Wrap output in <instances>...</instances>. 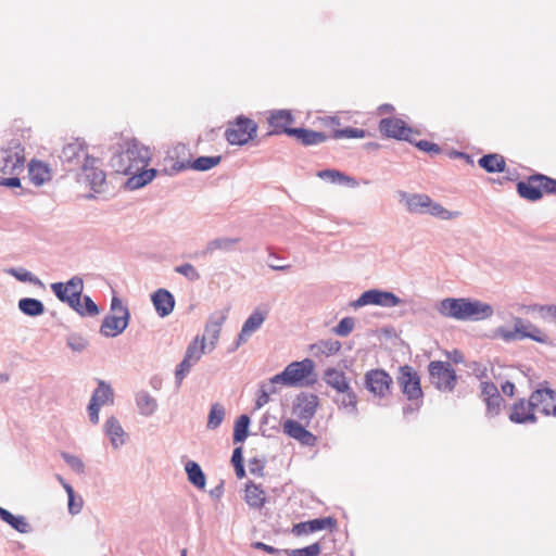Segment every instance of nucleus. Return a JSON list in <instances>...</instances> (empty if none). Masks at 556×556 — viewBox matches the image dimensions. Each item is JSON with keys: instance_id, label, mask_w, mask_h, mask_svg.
<instances>
[{"instance_id": "obj_14", "label": "nucleus", "mask_w": 556, "mask_h": 556, "mask_svg": "<svg viewBox=\"0 0 556 556\" xmlns=\"http://www.w3.org/2000/svg\"><path fill=\"white\" fill-rule=\"evenodd\" d=\"M391 384L392 377L383 369H371L365 374L364 386L375 396L384 397Z\"/></svg>"}, {"instance_id": "obj_17", "label": "nucleus", "mask_w": 556, "mask_h": 556, "mask_svg": "<svg viewBox=\"0 0 556 556\" xmlns=\"http://www.w3.org/2000/svg\"><path fill=\"white\" fill-rule=\"evenodd\" d=\"M229 309V307L217 309L213 312L206 320L203 336H205V340H210L211 350L216 346L222 327L228 317Z\"/></svg>"}, {"instance_id": "obj_18", "label": "nucleus", "mask_w": 556, "mask_h": 556, "mask_svg": "<svg viewBox=\"0 0 556 556\" xmlns=\"http://www.w3.org/2000/svg\"><path fill=\"white\" fill-rule=\"evenodd\" d=\"M379 130L386 137L413 142L409 138L412 128L407 127L405 123L400 118H382L379 123Z\"/></svg>"}, {"instance_id": "obj_22", "label": "nucleus", "mask_w": 556, "mask_h": 556, "mask_svg": "<svg viewBox=\"0 0 556 556\" xmlns=\"http://www.w3.org/2000/svg\"><path fill=\"white\" fill-rule=\"evenodd\" d=\"M337 520L333 517L315 518L308 521L299 522L293 526L292 532L295 535L309 534L325 529L333 530Z\"/></svg>"}, {"instance_id": "obj_19", "label": "nucleus", "mask_w": 556, "mask_h": 556, "mask_svg": "<svg viewBox=\"0 0 556 556\" xmlns=\"http://www.w3.org/2000/svg\"><path fill=\"white\" fill-rule=\"evenodd\" d=\"M509 420L514 424H535L538 417L535 408L531 403V397L528 401L520 399L513 404L509 413Z\"/></svg>"}, {"instance_id": "obj_50", "label": "nucleus", "mask_w": 556, "mask_h": 556, "mask_svg": "<svg viewBox=\"0 0 556 556\" xmlns=\"http://www.w3.org/2000/svg\"><path fill=\"white\" fill-rule=\"evenodd\" d=\"M366 136V130L362 128H353L345 127L342 129H334L332 132V138H364Z\"/></svg>"}, {"instance_id": "obj_8", "label": "nucleus", "mask_w": 556, "mask_h": 556, "mask_svg": "<svg viewBox=\"0 0 556 556\" xmlns=\"http://www.w3.org/2000/svg\"><path fill=\"white\" fill-rule=\"evenodd\" d=\"M25 153L20 142L12 141L1 150L0 173L2 175H20L24 170Z\"/></svg>"}, {"instance_id": "obj_39", "label": "nucleus", "mask_w": 556, "mask_h": 556, "mask_svg": "<svg viewBox=\"0 0 556 556\" xmlns=\"http://www.w3.org/2000/svg\"><path fill=\"white\" fill-rule=\"evenodd\" d=\"M317 177L328 180L331 184H338V185H350L352 187H355L357 182L354 180V178L345 175L344 173L337 170V169H323L317 173Z\"/></svg>"}, {"instance_id": "obj_62", "label": "nucleus", "mask_w": 556, "mask_h": 556, "mask_svg": "<svg viewBox=\"0 0 556 556\" xmlns=\"http://www.w3.org/2000/svg\"><path fill=\"white\" fill-rule=\"evenodd\" d=\"M101 406L98 403L90 401L88 405V416L91 424L97 425L99 422V412Z\"/></svg>"}, {"instance_id": "obj_37", "label": "nucleus", "mask_w": 556, "mask_h": 556, "mask_svg": "<svg viewBox=\"0 0 556 556\" xmlns=\"http://www.w3.org/2000/svg\"><path fill=\"white\" fill-rule=\"evenodd\" d=\"M339 394L341 397L336 400L339 408L344 409L350 415L357 416V395L353 389L350 387L348 391L339 392Z\"/></svg>"}, {"instance_id": "obj_46", "label": "nucleus", "mask_w": 556, "mask_h": 556, "mask_svg": "<svg viewBox=\"0 0 556 556\" xmlns=\"http://www.w3.org/2000/svg\"><path fill=\"white\" fill-rule=\"evenodd\" d=\"M7 273L11 276H13L15 279H17L21 282H29L35 286H42V282L38 277L33 275L30 271H28L25 268H9Z\"/></svg>"}, {"instance_id": "obj_15", "label": "nucleus", "mask_w": 556, "mask_h": 556, "mask_svg": "<svg viewBox=\"0 0 556 556\" xmlns=\"http://www.w3.org/2000/svg\"><path fill=\"white\" fill-rule=\"evenodd\" d=\"M318 396L313 393H300L293 403L292 414L306 425L311 422L316 414Z\"/></svg>"}, {"instance_id": "obj_60", "label": "nucleus", "mask_w": 556, "mask_h": 556, "mask_svg": "<svg viewBox=\"0 0 556 556\" xmlns=\"http://www.w3.org/2000/svg\"><path fill=\"white\" fill-rule=\"evenodd\" d=\"M415 146L424 151V152H430V153H440L441 149L438 144L430 142L428 140H419L415 143Z\"/></svg>"}, {"instance_id": "obj_54", "label": "nucleus", "mask_w": 556, "mask_h": 556, "mask_svg": "<svg viewBox=\"0 0 556 556\" xmlns=\"http://www.w3.org/2000/svg\"><path fill=\"white\" fill-rule=\"evenodd\" d=\"M194 366L192 362L185 358L177 365L175 370V380L177 386H180L185 377L190 372L191 368Z\"/></svg>"}, {"instance_id": "obj_55", "label": "nucleus", "mask_w": 556, "mask_h": 556, "mask_svg": "<svg viewBox=\"0 0 556 556\" xmlns=\"http://www.w3.org/2000/svg\"><path fill=\"white\" fill-rule=\"evenodd\" d=\"M63 460L77 473H83L85 471V465L83 460L70 453H62Z\"/></svg>"}, {"instance_id": "obj_35", "label": "nucleus", "mask_w": 556, "mask_h": 556, "mask_svg": "<svg viewBox=\"0 0 556 556\" xmlns=\"http://www.w3.org/2000/svg\"><path fill=\"white\" fill-rule=\"evenodd\" d=\"M478 164L488 173H502L505 170L506 163L500 154H485L482 155Z\"/></svg>"}, {"instance_id": "obj_34", "label": "nucleus", "mask_w": 556, "mask_h": 556, "mask_svg": "<svg viewBox=\"0 0 556 556\" xmlns=\"http://www.w3.org/2000/svg\"><path fill=\"white\" fill-rule=\"evenodd\" d=\"M90 401L98 403L100 406L113 404L114 392L112 387L108 382L99 380L98 387L92 392Z\"/></svg>"}, {"instance_id": "obj_64", "label": "nucleus", "mask_w": 556, "mask_h": 556, "mask_svg": "<svg viewBox=\"0 0 556 556\" xmlns=\"http://www.w3.org/2000/svg\"><path fill=\"white\" fill-rule=\"evenodd\" d=\"M278 384H282L281 382H274L273 377L269 379L268 382H264L260 386V388L270 396V394L278 393Z\"/></svg>"}, {"instance_id": "obj_58", "label": "nucleus", "mask_w": 556, "mask_h": 556, "mask_svg": "<svg viewBox=\"0 0 556 556\" xmlns=\"http://www.w3.org/2000/svg\"><path fill=\"white\" fill-rule=\"evenodd\" d=\"M500 394L497 387L493 382L484 381L481 383V396L483 401Z\"/></svg>"}, {"instance_id": "obj_6", "label": "nucleus", "mask_w": 556, "mask_h": 556, "mask_svg": "<svg viewBox=\"0 0 556 556\" xmlns=\"http://www.w3.org/2000/svg\"><path fill=\"white\" fill-rule=\"evenodd\" d=\"M110 309L119 315L109 314L103 318L100 326V333L105 338H114L123 333L130 320V312L118 296L114 295L112 298Z\"/></svg>"}, {"instance_id": "obj_9", "label": "nucleus", "mask_w": 556, "mask_h": 556, "mask_svg": "<svg viewBox=\"0 0 556 556\" xmlns=\"http://www.w3.org/2000/svg\"><path fill=\"white\" fill-rule=\"evenodd\" d=\"M91 157L87 152L85 143L79 139L66 143L59 154V159L66 170L81 168L84 162Z\"/></svg>"}, {"instance_id": "obj_5", "label": "nucleus", "mask_w": 556, "mask_h": 556, "mask_svg": "<svg viewBox=\"0 0 556 556\" xmlns=\"http://www.w3.org/2000/svg\"><path fill=\"white\" fill-rule=\"evenodd\" d=\"M315 364L309 358H304L300 362L290 363L283 371L273 376L274 382H281L287 387H303L307 386L314 380H308V378L314 372Z\"/></svg>"}, {"instance_id": "obj_12", "label": "nucleus", "mask_w": 556, "mask_h": 556, "mask_svg": "<svg viewBox=\"0 0 556 556\" xmlns=\"http://www.w3.org/2000/svg\"><path fill=\"white\" fill-rule=\"evenodd\" d=\"M99 159H87L81 166V177L84 182L97 193L104 191L106 186L105 173L99 166Z\"/></svg>"}, {"instance_id": "obj_47", "label": "nucleus", "mask_w": 556, "mask_h": 556, "mask_svg": "<svg viewBox=\"0 0 556 556\" xmlns=\"http://www.w3.org/2000/svg\"><path fill=\"white\" fill-rule=\"evenodd\" d=\"M521 336L522 339L528 338L539 343H546L548 340L545 333L527 320H525V328H522Z\"/></svg>"}, {"instance_id": "obj_3", "label": "nucleus", "mask_w": 556, "mask_h": 556, "mask_svg": "<svg viewBox=\"0 0 556 556\" xmlns=\"http://www.w3.org/2000/svg\"><path fill=\"white\" fill-rule=\"evenodd\" d=\"M437 309L444 317L472 321L488 319L494 313L490 304L469 298L443 299Z\"/></svg>"}, {"instance_id": "obj_27", "label": "nucleus", "mask_w": 556, "mask_h": 556, "mask_svg": "<svg viewBox=\"0 0 556 556\" xmlns=\"http://www.w3.org/2000/svg\"><path fill=\"white\" fill-rule=\"evenodd\" d=\"M28 176L36 186H42L51 179V172L47 164L39 161H31L28 165Z\"/></svg>"}, {"instance_id": "obj_42", "label": "nucleus", "mask_w": 556, "mask_h": 556, "mask_svg": "<svg viewBox=\"0 0 556 556\" xmlns=\"http://www.w3.org/2000/svg\"><path fill=\"white\" fill-rule=\"evenodd\" d=\"M340 349L341 343L338 340L333 339L320 340L311 346V350L314 352L315 355L321 354L326 356H330L338 353Z\"/></svg>"}, {"instance_id": "obj_36", "label": "nucleus", "mask_w": 556, "mask_h": 556, "mask_svg": "<svg viewBox=\"0 0 556 556\" xmlns=\"http://www.w3.org/2000/svg\"><path fill=\"white\" fill-rule=\"evenodd\" d=\"M18 309L26 316L37 317L45 313L43 303L35 298H22L17 303Z\"/></svg>"}, {"instance_id": "obj_20", "label": "nucleus", "mask_w": 556, "mask_h": 556, "mask_svg": "<svg viewBox=\"0 0 556 556\" xmlns=\"http://www.w3.org/2000/svg\"><path fill=\"white\" fill-rule=\"evenodd\" d=\"M267 316V311L255 308L251 315L245 319L239 332L235 349L239 348L242 343L247 342L251 336L257 331L264 324Z\"/></svg>"}, {"instance_id": "obj_25", "label": "nucleus", "mask_w": 556, "mask_h": 556, "mask_svg": "<svg viewBox=\"0 0 556 556\" xmlns=\"http://www.w3.org/2000/svg\"><path fill=\"white\" fill-rule=\"evenodd\" d=\"M283 132L296 138L304 146H317L327 140V136L321 131H315L306 128H285Z\"/></svg>"}, {"instance_id": "obj_24", "label": "nucleus", "mask_w": 556, "mask_h": 556, "mask_svg": "<svg viewBox=\"0 0 556 556\" xmlns=\"http://www.w3.org/2000/svg\"><path fill=\"white\" fill-rule=\"evenodd\" d=\"M282 429L287 435L299 441L302 445L314 446L317 441V438L312 432L293 419H287L282 424Z\"/></svg>"}, {"instance_id": "obj_41", "label": "nucleus", "mask_w": 556, "mask_h": 556, "mask_svg": "<svg viewBox=\"0 0 556 556\" xmlns=\"http://www.w3.org/2000/svg\"><path fill=\"white\" fill-rule=\"evenodd\" d=\"M185 470L191 484L198 489L205 486V475L198 463L188 460L185 465Z\"/></svg>"}, {"instance_id": "obj_48", "label": "nucleus", "mask_w": 556, "mask_h": 556, "mask_svg": "<svg viewBox=\"0 0 556 556\" xmlns=\"http://www.w3.org/2000/svg\"><path fill=\"white\" fill-rule=\"evenodd\" d=\"M65 492L68 497L67 506L71 515H77L81 511L84 501L81 496H76L72 485H65Z\"/></svg>"}, {"instance_id": "obj_30", "label": "nucleus", "mask_w": 556, "mask_h": 556, "mask_svg": "<svg viewBox=\"0 0 556 556\" xmlns=\"http://www.w3.org/2000/svg\"><path fill=\"white\" fill-rule=\"evenodd\" d=\"M244 500L251 508L260 509L266 503V496L261 485L250 482L245 486Z\"/></svg>"}, {"instance_id": "obj_29", "label": "nucleus", "mask_w": 556, "mask_h": 556, "mask_svg": "<svg viewBox=\"0 0 556 556\" xmlns=\"http://www.w3.org/2000/svg\"><path fill=\"white\" fill-rule=\"evenodd\" d=\"M0 519L20 533H29L31 527L24 516H15L0 506Z\"/></svg>"}, {"instance_id": "obj_43", "label": "nucleus", "mask_w": 556, "mask_h": 556, "mask_svg": "<svg viewBox=\"0 0 556 556\" xmlns=\"http://www.w3.org/2000/svg\"><path fill=\"white\" fill-rule=\"evenodd\" d=\"M381 290L380 289H369L364 291L357 300L351 303V306L354 308H359L366 305H377L379 306Z\"/></svg>"}, {"instance_id": "obj_33", "label": "nucleus", "mask_w": 556, "mask_h": 556, "mask_svg": "<svg viewBox=\"0 0 556 556\" xmlns=\"http://www.w3.org/2000/svg\"><path fill=\"white\" fill-rule=\"evenodd\" d=\"M293 122V115L289 110H274L270 112V115L268 117V123L271 127L276 129V134L280 132L278 130L279 128L281 129V132H283V129L288 128L287 126L292 124Z\"/></svg>"}, {"instance_id": "obj_52", "label": "nucleus", "mask_w": 556, "mask_h": 556, "mask_svg": "<svg viewBox=\"0 0 556 556\" xmlns=\"http://www.w3.org/2000/svg\"><path fill=\"white\" fill-rule=\"evenodd\" d=\"M175 273L182 275L189 281H197L200 279V274L197 268L190 263H184L174 268Z\"/></svg>"}, {"instance_id": "obj_63", "label": "nucleus", "mask_w": 556, "mask_h": 556, "mask_svg": "<svg viewBox=\"0 0 556 556\" xmlns=\"http://www.w3.org/2000/svg\"><path fill=\"white\" fill-rule=\"evenodd\" d=\"M303 556H318L321 552V546L318 542L313 543L303 548H298Z\"/></svg>"}, {"instance_id": "obj_4", "label": "nucleus", "mask_w": 556, "mask_h": 556, "mask_svg": "<svg viewBox=\"0 0 556 556\" xmlns=\"http://www.w3.org/2000/svg\"><path fill=\"white\" fill-rule=\"evenodd\" d=\"M397 198L400 203H403L410 214H429L444 220L452 219L457 214L456 212L447 211L425 193H409L400 190L397 191Z\"/></svg>"}, {"instance_id": "obj_2", "label": "nucleus", "mask_w": 556, "mask_h": 556, "mask_svg": "<svg viewBox=\"0 0 556 556\" xmlns=\"http://www.w3.org/2000/svg\"><path fill=\"white\" fill-rule=\"evenodd\" d=\"M51 290L59 301L66 303L81 317H93L100 313L99 306L89 295H83L84 280L74 276L66 282H53Z\"/></svg>"}, {"instance_id": "obj_23", "label": "nucleus", "mask_w": 556, "mask_h": 556, "mask_svg": "<svg viewBox=\"0 0 556 556\" xmlns=\"http://www.w3.org/2000/svg\"><path fill=\"white\" fill-rule=\"evenodd\" d=\"M151 302L159 317L170 315L175 308V298L167 289L160 288L151 294Z\"/></svg>"}, {"instance_id": "obj_56", "label": "nucleus", "mask_w": 556, "mask_h": 556, "mask_svg": "<svg viewBox=\"0 0 556 556\" xmlns=\"http://www.w3.org/2000/svg\"><path fill=\"white\" fill-rule=\"evenodd\" d=\"M486 405V414L491 417L496 416L500 413L501 405L503 399L501 394H496V396L484 400Z\"/></svg>"}, {"instance_id": "obj_40", "label": "nucleus", "mask_w": 556, "mask_h": 556, "mask_svg": "<svg viewBox=\"0 0 556 556\" xmlns=\"http://www.w3.org/2000/svg\"><path fill=\"white\" fill-rule=\"evenodd\" d=\"M205 348V336H197L187 346L184 357L195 365L204 354Z\"/></svg>"}, {"instance_id": "obj_13", "label": "nucleus", "mask_w": 556, "mask_h": 556, "mask_svg": "<svg viewBox=\"0 0 556 556\" xmlns=\"http://www.w3.org/2000/svg\"><path fill=\"white\" fill-rule=\"evenodd\" d=\"M397 383L407 400L414 401L421 399L422 390L420 387V378L410 366L406 365L400 368Z\"/></svg>"}, {"instance_id": "obj_31", "label": "nucleus", "mask_w": 556, "mask_h": 556, "mask_svg": "<svg viewBox=\"0 0 556 556\" xmlns=\"http://www.w3.org/2000/svg\"><path fill=\"white\" fill-rule=\"evenodd\" d=\"M240 241L239 238L220 237L211 240L203 251L204 255H211L216 251L230 252L235 250L236 244Z\"/></svg>"}, {"instance_id": "obj_45", "label": "nucleus", "mask_w": 556, "mask_h": 556, "mask_svg": "<svg viewBox=\"0 0 556 556\" xmlns=\"http://www.w3.org/2000/svg\"><path fill=\"white\" fill-rule=\"evenodd\" d=\"M225 408L219 403H215L211 406L206 427L210 430H214L220 426L225 418Z\"/></svg>"}, {"instance_id": "obj_38", "label": "nucleus", "mask_w": 556, "mask_h": 556, "mask_svg": "<svg viewBox=\"0 0 556 556\" xmlns=\"http://www.w3.org/2000/svg\"><path fill=\"white\" fill-rule=\"evenodd\" d=\"M136 405L143 416H151L157 408L156 400L147 391H139L136 394Z\"/></svg>"}, {"instance_id": "obj_44", "label": "nucleus", "mask_w": 556, "mask_h": 556, "mask_svg": "<svg viewBox=\"0 0 556 556\" xmlns=\"http://www.w3.org/2000/svg\"><path fill=\"white\" fill-rule=\"evenodd\" d=\"M250 417L245 414L238 417L233 427V443H242L249 434Z\"/></svg>"}, {"instance_id": "obj_51", "label": "nucleus", "mask_w": 556, "mask_h": 556, "mask_svg": "<svg viewBox=\"0 0 556 556\" xmlns=\"http://www.w3.org/2000/svg\"><path fill=\"white\" fill-rule=\"evenodd\" d=\"M404 301L391 291L381 290L379 306L381 307H395L403 304Z\"/></svg>"}, {"instance_id": "obj_57", "label": "nucleus", "mask_w": 556, "mask_h": 556, "mask_svg": "<svg viewBox=\"0 0 556 556\" xmlns=\"http://www.w3.org/2000/svg\"><path fill=\"white\" fill-rule=\"evenodd\" d=\"M541 187L543 189V192L556 194V179L551 178L544 174H541Z\"/></svg>"}, {"instance_id": "obj_59", "label": "nucleus", "mask_w": 556, "mask_h": 556, "mask_svg": "<svg viewBox=\"0 0 556 556\" xmlns=\"http://www.w3.org/2000/svg\"><path fill=\"white\" fill-rule=\"evenodd\" d=\"M0 186L17 188L21 187V179L18 178V175H1Z\"/></svg>"}, {"instance_id": "obj_49", "label": "nucleus", "mask_w": 556, "mask_h": 556, "mask_svg": "<svg viewBox=\"0 0 556 556\" xmlns=\"http://www.w3.org/2000/svg\"><path fill=\"white\" fill-rule=\"evenodd\" d=\"M66 345L76 353H80L88 346V340L79 333H70L66 337Z\"/></svg>"}, {"instance_id": "obj_61", "label": "nucleus", "mask_w": 556, "mask_h": 556, "mask_svg": "<svg viewBox=\"0 0 556 556\" xmlns=\"http://www.w3.org/2000/svg\"><path fill=\"white\" fill-rule=\"evenodd\" d=\"M539 312L542 318L556 323V305H541Z\"/></svg>"}, {"instance_id": "obj_53", "label": "nucleus", "mask_w": 556, "mask_h": 556, "mask_svg": "<svg viewBox=\"0 0 556 556\" xmlns=\"http://www.w3.org/2000/svg\"><path fill=\"white\" fill-rule=\"evenodd\" d=\"M355 320L353 317H344L333 328V332L340 337H348L354 329Z\"/></svg>"}, {"instance_id": "obj_28", "label": "nucleus", "mask_w": 556, "mask_h": 556, "mask_svg": "<svg viewBox=\"0 0 556 556\" xmlns=\"http://www.w3.org/2000/svg\"><path fill=\"white\" fill-rule=\"evenodd\" d=\"M324 381L334 389L338 393L342 391H348L350 388L349 380L345 374L336 368H328L324 374Z\"/></svg>"}, {"instance_id": "obj_10", "label": "nucleus", "mask_w": 556, "mask_h": 556, "mask_svg": "<svg viewBox=\"0 0 556 556\" xmlns=\"http://www.w3.org/2000/svg\"><path fill=\"white\" fill-rule=\"evenodd\" d=\"M257 125L250 118L240 116L236 123L225 131V137L230 144L243 146L253 139Z\"/></svg>"}, {"instance_id": "obj_21", "label": "nucleus", "mask_w": 556, "mask_h": 556, "mask_svg": "<svg viewBox=\"0 0 556 556\" xmlns=\"http://www.w3.org/2000/svg\"><path fill=\"white\" fill-rule=\"evenodd\" d=\"M541 174L536 173L528 177L527 180L517 182L518 194L528 201H539L543 197V189L541 187Z\"/></svg>"}, {"instance_id": "obj_11", "label": "nucleus", "mask_w": 556, "mask_h": 556, "mask_svg": "<svg viewBox=\"0 0 556 556\" xmlns=\"http://www.w3.org/2000/svg\"><path fill=\"white\" fill-rule=\"evenodd\" d=\"M530 397L535 412L545 416H556V392L547 387L546 381L541 383Z\"/></svg>"}, {"instance_id": "obj_7", "label": "nucleus", "mask_w": 556, "mask_h": 556, "mask_svg": "<svg viewBox=\"0 0 556 556\" xmlns=\"http://www.w3.org/2000/svg\"><path fill=\"white\" fill-rule=\"evenodd\" d=\"M430 382L438 390L452 392L457 383V375L448 362L432 361L428 366Z\"/></svg>"}, {"instance_id": "obj_16", "label": "nucleus", "mask_w": 556, "mask_h": 556, "mask_svg": "<svg viewBox=\"0 0 556 556\" xmlns=\"http://www.w3.org/2000/svg\"><path fill=\"white\" fill-rule=\"evenodd\" d=\"M222 162L220 155L199 156L194 161H176L169 169H164L167 175H175L185 169L192 168L198 172H206L217 166Z\"/></svg>"}, {"instance_id": "obj_1", "label": "nucleus", "mask_w": 556, "mask_h": 556, "mask_svg": "<svg viewBox=\"0 0 556 556\" xmlns=\"http://www.w3.org/2000/svg\"><path fill=\"white\" fill-rule=\"evenodd\" d=\"M151 160L148 147L136 139L126 142L125 149L114 153L110 164L116 173L129 176L125 186L129 190H137L151 182L157 175L155 168L146 169Z\"/></svg>"}, {"instance_id": "obj_32", "label": "nucleus", "mask_w": 556, "mask_h": 556, "mask_svg": "<svg viewBox=\"0 0 556 556\" xmlns=\"http://www.w3.org/2000/svg\"><path fill=\"white\" fill-rule=\"evenodd\" d=\"M522 328H525V319L520 317L514 318V329L509 330L505 327H498L495 330V337L501 338L505 342H513L517 340H522Z\"/></svg>"}, {"instance_id": "obj_26", "label": "nucleus", "mask_w": 556, "mask_h": 556, "mask_svg": "<svg viewBox=\"0 0 556 556\" xmlns=\"http://www.w3.org/2000/svg\"><path fill=\"white\" fill-rule=\"evenodd\" d=\"M104 432L109 437L112 446L117 450L125 444L126 432L121 422L111 416L104 424Z\"/></svg>"}]
</instances>
